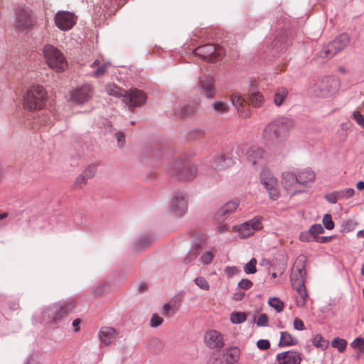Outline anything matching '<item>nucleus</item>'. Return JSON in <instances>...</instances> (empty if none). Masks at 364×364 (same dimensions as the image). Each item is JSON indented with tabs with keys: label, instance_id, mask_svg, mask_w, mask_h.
I'll return each instance as SVG.
<instances>
[{
	"label": "nucleus",
	"instance_id": "1",
	"mask_svg": "<svg viewBox=\"0 0 364 364\" xmlns=\"http://www.w3.org/2000/svg\"><path fill=\"white\" fill-rule=\"evenodd\" d=\"M305 262L306 257L304 255L298 256L292 267L290 277L291 286L298 294L296 304L301 307L306 305L309 296L304 286L306 277Z\"/></svg>",
	"mask_w": 364,
	"mask_h": 364
},
{
	"label": "nucleus",
	"instance_id": "2",
	"mask_svg": "<svg viewBox=\"0 0 364 364\" xmlns=\"http://www.w3.org/2000/svg\"><path fill=\"white\" fill-rule=\"evenodd\" d=\"M294 126V120L286 117H280L265 126L263 136L268 140H283Z\"/></svg>",
	"mask_w": 364,
	"mask_h": 364
},
{
	"label": "nucleus",
	"instance_id": "3",
	"mask_svg": "<svg viewBox=\"0 0 364 364\" xmlns=\"http://www.w3.org/2000/svg\"><path fill=\"white\" fill-rule=\"evenodd\" d=\"M340 80L333 76L319 78L309 89V92L316 97H328L336 94L340 89Z\"/></svg>",
	"mask_w": 364,
	"mask_h": 364
},
{
	"label": "nucleus",
	"instance_id": "4",
	"mask_svg": "<svg viewBox=\"0 0 364 364\" xmlns=\"http://www.w3.org/2000/svg\"><path fill=\"white\" fill-rule=\"evenodd\" d=\"M75 306V301L71 299L43 306L41 309L43 319L48 323H53L60 320L63 316L70 312Z\"/></svg>",
	"mask_w": 364,
	"mask_h": 364
},
{
	"label": "nucleus",
	"instance_id": "5",
	"mask_svg": "<svg viewBox=\"0 0 364 364\" xmlns=\"http://www.w3.org/2000/svg\"><path fill=\"white\" fill-rule=\"evenodd\" d=\"M46 98V92L43 86L33 85L29 88L23 96V107L25 109L32 111L43 107Z\"/></svg>",
	"mask_w": 364,
	"mask_h": 364
},
{
	"label": "nucleus",
	"instance_id": "6",
	"mask_svg": "<svg viewBox=\"0 0 364 364\" xmlns=\"http://www.w3.org/2000/svg\"><path fill=\"white\" fill-rule=\"evenodd\" d=\"M115 98L121 100L129 107H140L145 104L146 96L145 93L138 89L124 90L115 86Z\"/></svg>",
	"mask_w": 364,
	"mask_h": 364
},
{
	"label": "nucleus",
	"instance_id": "7",
	"mask_svg": "<svg viewBox=\"0 0 364 364\" xmlns=\"http://www.w3.org/2000/svg\"><path fill=\"white\" fill-rule=\"evenodd\" d=\"M43 55L48 65L58 72L65 70L68 63L63 53L51 45H46L43 48Z\"/></svg>",
	"mask_w": 364,
	"mask_h": 364
},
{
	"label": "nucleus",
	"instance_id": "8",
	"mask_svg": "<svg viewBox=\"0 0 364 364\" xmlns=\"http://www.w3.org/2000/svg\"><path fill=\"white\" fill-rule=\"evenodd\" d=\"M166 171L170 176H177L182 180L190 181L197 175L196 166L186 167L181 160H176L166 167Z\"/></svg>",
	"mask_w": 364,
	"mask_h": 364
},
{
	"label": "nucleus",
	"instance_id": "9",
	"mask_svg": "<svg viewBox=\"0 0 364 364\" xmlns=\"http://www.w3.org/2000/svg\"><path fill=\"white\" fill-rule=\"evenodd\" d=\"M36 27V22L28 8L18 7L15 12V28L18 33H27Z\"/></svg>",
	"mask_w": 364,
	"mask_h": 364
},
{
	"label": "nucleus",
	"instance_id": "10",
	"mask_svg": "<svg viewBox=\"0 0 364 364\" xmlns=\"http://www.w3.org/2000/svg\"><path fill=\"white\" fill-rule=\"evenodd\" d=\"M195 54L203 60L215 62L223 58L225 54V50L219 46L205 44L197 47L195 50Z\"/></svg>",
	"mask_w": 364,
	"mask_h": 364
},
{
	"label": "nucleus",
	"instance_id": "11",
	"mask_svg": "<svg viewBox=\"0 0 364 364\" xmlns=\"http://www.w3.org/2000/svg\"><path fill=\"white\" fill-rule=\"evenodd\" d=\"M349 43V36L346 33H342L323 47V50L321 51V55L323 58L330 59L336 53L343 50Z\"/></svg>",
	"mask_w": 364,
	"mask_h": 364
},
{
	"label": "nucleus",
	"instance_id": "12",
	"mask_svg": "<svg viewBox=\"0 0 364 364\" xmlns=\"http://www.w3.org/2000/svg\"><path fill=\"white\" fill-rule=\"evenodd\" d=\"M262 228V220L260 218L255 217L252 220L243 223L234 227V230L238 232L239 237L245 239L252 235L255 231Z\"/></svg>",
	"mask_w": 364,
	"mask_h": 364
},
{
	"label": "nucleus",
	"instance_id": "13",
	"mask_svg": "<svg viewBox=\"0 0 364 364\" xmlns=\"http://www.w3.org/2000/svg\"><path fill=\"white\" fill-rule=\"evenodd\" d=\"M282 183L291 196L304 192V188L299 187L297 174L294 171H284L282 175Z\"/></svg>",
	"mask_w": 364,
	"mask_h": 364
},
{
	"label": "nucleus",
	"instance_id": "14",
	"mask_svg": "<svg viewBox=\"0 0 364 364\" xmlns=\"http://www.w3.org/2000/svg\"><path fill=\"white\" fill-rule=\"evenodd\" d=\"M260 181L267 191L270 198L277 200L280 196L277 178L272 174L264 172L260 176Z\"/></svg>",
	"mask_w": 364,
	"mask_h": 364
},
{
	"label": "nucleus",
	"instance_id": "15",
	"mask_svg": "<svg viewBox=\"0 0 364 364\" xmlns=\"http://www.w3.org/2000/svg\"><path fill=\"white\" fill-rule=\"evenodd\" d=\"M76 18L73 13L64 11L57 12L55 17L56 26L61 31L70 30L75 24Z\"/></svg>",
	"mask_w": 364,
	"mask_h": 364
},
{
	"label": "nucleus",
	"instance_id": "16",
	"mask_svg": "<svg viewBox=\"0 0 364 364\" xmlns=\"http://www.w3.org/2000/svg\"><path fill=\"white\" fill-rule=\"evenodd\" d=\"M92 87L90 84H84L71 92V100L76 104H83L92 96Z\"/></svg>",
	"mask_w": 364,
	"mask_h": 364
},
{
	"label": "nucleus",
	"instance_id": "17",
	"mask_svg": "<svg viewBox=\"0 0 364 364\" xmlns=\"http://www.w3.org/2000/svg\"><path fill=\"white\" fill-rule=\"evenodd\" d=\"M188 204L185 197L177 194L173 197L169 208L170 213L178 217H182L187 211Z\"/></svg>",
	"mask_w": 364,
	"mask_h": 364
},
{
	"label": "nucleus",
	"instance_id": "18",
	"mask_svg": "<svg viewBox=\"0 0 364 364\" xmlns=\"http://www.w3.org/2000/svg\"><path fill=\"white\" fill-rule=\"evenodd\" d=\"M247 161L252 165H262L266 159L267 154L262 148L253 146L248 149L246 152Z\"/></svg>",
	"mask_w": 364,
	"mask_h": 364
},
{
	"label": "nucleus",
	"instance_id": "19",
	"mask_svg": "<svg viewBox=\"0 0 364 364\" xmlns=\"http://www.w3.org/2000/svg\"><path fill=\"white\" fill-rule=\"evenodd\" d=\"M205 343L210 348H221L224 346L223 335L215 330H210L205 333Z\"/></svg>",
	"mask_w": 364,
	"mask_h": 364
},
{
	"label": "nucleus",
	"instance_id": "20",
	"mask_svg": "<svg viewBox=\"0 0 364 364\" xmlns=\"http://www.w3.org/2000/svg\"><path fill=\"white\" fill-rule=\"evenodd\" d=\"M200 93L208 99L213 98L215 95L214 79L210 76H204L198 82Z\"/></svg>",
	"mask_w": 364,
	"mask_h": 364
},
{
	"label": "nucleus",
	"instance_id": "21",
	"mask_svg": "<svg viewBox=\"0 0 364 364\" xmlns=\"http://www.w3.org/2000/svg\"><path fill=\"white\" fill-rule=\"evenodd\" d=\"M234 160L230 153L222 154L212 163V166L215 170H223L234 164Z\"/></svg>",
	"mask_w": 364,
	"mask_h": 364
},
{
	"label": "nucleus",
	"instance_id": "22",
	"mask_svg": "<svg viewBox=\"0 0 364 364\" xmlns=\"http://www.w3.org/2000/svg\"><path fill=\"white\" fill-rule=\"evenodd\" d=\"M240 350L237 347H231L223 353V357L225 361H220V363H215L213 361L215 358V355L211 357L210 360V364H233L236 363L240 358Z\"/></svg>",
	"mask_w": 364,
	"mask_h": 364
},
{
	"label": "nucleus",
	"instance_id": "23",
	"mask_svg": "<svg viewBox=\"0 0 364 364\" xmlns=\"http://www.w3.org/2000/svg\"><path fill=\"white\" fill-rule=\"evenodd\" d=\"M296 173L297 174L299 187L304 188L305 192L309 183L314 181L315 174L311 169L308 168L301 171H296Z\"/></svg>",
	"mask_w": 364,
	"mask_h": 364
},
{
	"label": "nucleus",
	"instance_id": "24",
	"mask_svg": "<svg viewBox=\"0 0 364 364\" xmlns=\"http://www.w3.org/2000/svg\"><path fill=\"white\" fill-rule=\"evenodd\" d=\"M277 360H285L287 364H300L301 358L299 353L296 351L289 350L279 353L277 355Z\"/></svg>",
	"mask_w": 364,
	"mask_h": 364
},
{
	"label": "nucleus",
	"instance_id": "25",
	"mask_svg": "<svg viewBox=\"0 0 364 364\" xmlns=\"http://www.w3.org/2000/svg\"><path fill=\"white\" fill-rule=\"evenodd\" d=\"M98 335L102 344L109 345L114 340V328L106 326L102 327L100 330Z\"/></svg>",
	"mask_w": 364,
	"mask_h": 364
},
{
	"label": "nucleus",
	"instance_id": "26",
	"mask_svg": "<svg viewBox=\"0 0 364 364\" xmlns=\"http://www.w3.org/2000/svg\"><path fill=\"white\" fill-rule=\"evenodd\" d=\"M280 340L278 344L280 347L291 346L298 343L297 338L292 336L287 331H282L280 333Z\"/></svg>",
	"mask_w": 364,
	"mask_h": 364
},
{
	"label": "nucleus",
	"instance_id": "27",
	"mask_svg": "<svg viewBox=\"0 0 364 364\" xmlns=\"http://www.w3.org/2000/svg\"><path fill=\"white\" fill-rule=\"evenodd\" d=\"M238 208V203L232 200L225 203L218 211V216H225L235 212Z\"/></svg>",
	"mask_w": 364,
	"mask_h": 364
},
{
	"label": "nucleus",
	"instance_id": "28",
	"mask_svg": "<svg viewBox=\"0 0 364 364\" xmlns=\"http://www.w3.org/2000/svg\"><path fill=\"white\" fill-rule=\"evenodd\" d=\"M289 94L288 90L284 87H279L275 90L274 95V103L277 106H281Z\"/></svg>",
	"mask_w": 364,
	"mask_h": 364
},
{
	"label": "nucleus",
	"instance_id": "29",
	"mask_svg": "<svg viewBox=\"0 0 364 364\" xmlns=\"http://www.w3.org/2000/svg\"><path fill=\"white\" fill-rule=\"evenodd\" d=\"M202 247L203 245L200 243L196 244L192 246L187 255L184 258V262L186 264H188L196 259V257L200 255Z\"/></svg>",
	"mask_w": 364,
	"mask_h": 364
},
{
	"label": "nucleus",
	"instance_id": "30",
	"mask_svg": "<svg viewBox=\"0 0 364 364\" xmlns=\"http://www.w3.org/2000/svg\"><path fill=\"white\" fill-rule=\"evenodd\" d=\"M195 111L194 107L190 105H180L176 108L174 113L176 115L184 117L193 114Z\"/></svg>",
	"mask_w": 364,
	"mask_h": 364
},
{
	"label": "nucleus",
	"instance_id": "31",
	"mask_svg": "<svg viewBox=\"0 0 364 364\" xmlns=\"http://www.w3.org/2000/svg\"><path fill=\"white\" fill-rule=\"evenodd\" d=\"M147 347L150 351L156 353L162 350L163 343L159 338L154 337L149 341Z\"/></svg>",
	"mask_w": 364,
	"mask_h": 364
},
{
	"label": "nucleus",
	"instance_id": "32",
	"mask_svg": "<svg viewBox=\"0 0 364 364\" xmlns=\"http://www.w3.org/2000/svg\"><path fill=\"white\" fill-rule=\"evenodd\" d=\"M212 107L213 110L219 114H223L228 112L229 106L226 102L223 101H214L212 104Z\"/></svg>",
	"mask_w": 364,
	"mask_h": 364
},
{
	"label": "nucleus",
	"instance_id": "33",
	"mask_svg": "<svg viewBox=\"0 0 364 364\" xmlns=\"http://www.w3.org/2000/svg\"><path fill=\"white\" fill-rule=\"evenodd\" d=\"M152 242L153 240L148 236L140 237L136 240L135 242L136 249L141 250L143 248L150 245Z\"/></svg>",
	"mask_w": 364,
	"mask_h": 364
},
{
	"label": "nucleus",
	"instance_id": "34",
	"mask_svg": "<svg viewBox=\"0 0 364 364\" xmlns=\"http://www.w3.org/2000/svg\"><path fill=\"white\" fill-rule=\"evenodd\" d=\"M347 344H348V343H347L346 340H345L343 338H341L339 337H336V338H333V341H331L332 347L337 348L340 353H342L345 350V349L346 348Z\"/></svg>",
	"mask_w": 364,
	"mask_h": 364
},
{
	"label": "nucleus",
	"instance_id": "35",
	"mask_svg": "<svg viewBox=\"0 0 364 364\" xmlns=\"http://www.w3.org/2000/svg\"><path fill=\"white\" fill-rule=\"evenodd\" d=\"M269 305L275 309V311L278 313L283 311L284 304V302L282 301L279 298L277 297H272L270 298L268 301Z\"/></svg>",
	"mask_w": 364,
	"mask_h": 364
},
{
	"label": "nucleus",
	"instance_id": "36",
	"mask_svg": "<svg viewBox=\"0 0 364 364\" xmlns=\"http://www.w3.org/2000/svg\"><path fill=\"white\" fill-rule=\"evenodd\" d=\"M250 100L255 107H259L264 102V97L259 92H253L250 97Z\"/></svg>",
	"mask_w": 364,
	"mask_h": 364
},
{
	"label": "nucleus",
	"instance_id": "37",
	"mask_svg": "<svg viewBox=\"0 0 364 364\" xmlns=\"http://www.w3.org/2000/svg\"><path fill=\"white\" fill-rule=\"evenodd\" d=\"M247 314L245 312H232L230 314V321L234 324H239L246 320Z\"/></svg>",
	"mask_w": 364,
	"mask_h": 364
},
{
	"label": "nucleus",
	"instance_id": "38",
	"mask_svg": "<svg viewBox=\"0 0 364 364\" xmlns=\"http://www.w3.org/2000/svg\"><path fill=\"white\" fill-rule=\"evenodd\" d=\"M350 346L358 350L360 353H364V338L357 337L351 343Z\"/></svg>",
	"mask_w": 364,
	"mask_h": 364
},
{
	"label": "nucleus",
	"instance_id": "39",
	"mask_svg": "<svg viewBox=\"0 0 364 364\" xmlns=\"http://www.w3.org/2000/svg\"><path fill=\"white\" fill-rule=\"evenodd\" d=\"M239 115L242 118H248L251 116V109L245 102L236 108Z\"/></svg>",
	"mask_w": 364,
	"mask_h": 364
},
{
	"label": "nucleus",
	"instance_id": "40",
	"mask_svg": "<svg viewBox=\"0 0 364 364\" xmlns=\"http://www.w3.org/2000/svg\"><path fill=\"white\" fill-rule=\"evenodd\" d=\"M256 264L257 259L252 258L250 262L244 266V272L247 274L255 273L257 272Z\"/></svg>",
	"mask_w": 364,
	"mask_h": 364
},
{
	"label": "nucleus",
	"instance_id": "41",
	"mask_svg": "<svg viewBox=\"0 0 364 364\" xmlns=\"http://www.w3.org/2000/svg\"><path fill=\"white\" fill-rule=\"evenodd\" d=\"M312 344L317 348H324L326 346V341L321 334H316L312 338Z\"/></svg>",
	"mask_w": 364,
	"mask_h": 364
},
{
	"label": "nucleus",
	"instance_id": "42",
	"mask_svg": "<svg viewBox=\"0 0 364 364\" xmlns=\"http://www.w3.org/2000/svg\"><path fill=\"white\" fill-rule=\"evenodd\" d=\"M111 65L110 62L104 63L100 65L94 72L93 75L95 77H100L102 76L107 71V68Z\"/></svg>",
	"mask_w": 364,
	"mask_h": 364
},
{
	"label": "nucleus",
	"instance_id": "43",
	"mask_svg": "<svg viewBox=\"0 0 364 364\" xmlns=\"http://www.w3.org/2000/svg\"><path fill=\"white\" fill-rule=\"evenodd\" d=\"M164 318L159 316L157 314H153L150 318V326L151 328H156L162 324Z\"/></svg>",
	"mask_w": 364,
	"mask_h": 364
},
{
	"label": "nucleus",
	"instance_id": "44",
	"mask_svg": "<svg viewBox=\"0 0 364 364\" xmlns=\"http://www.w3.org/2000/svg\"><path fill=\"white\" fill-rule=\"evenodd\" d=\"M299 240L305 242H315V237L309 230L301 232L299 235Z\"/></svg>",
	"mask_w": 364,
	"mask_h": 364
},
{
	"label": "nucleus",
	"instance_id": "45",
	"mask_svg": "<svg viewBox=\"0 0 364 364\" xmlns=\"http://www.w3.org/2000/svg\"><path fill=\"white\" fill-rule=\"evenodd\" d=\"M325 198L328 203L331 204H336L338 200H341L340 198V194L338 191H333L326 195Z\"/></svg>",
	"mask_w": 364,
	"mask_h": 364
},
{
	"label": "nucleus",
	"instance_id": "46",
	"mask_svg": "<svg viewBox=\"0 0 364 364\" xmlns=\"http://www.w3.org/2000/svg\"><path fill=\"white\" fill-rule=\"evenodd\" d=\"M195 284L203 290H208L210 286L207 280L203 277H198L195 279Z\"/></svg>",
	"mask_w": 364,
	"mask_h": 364
},
{
	"label": "nucleus",
	"instance_id": "47",
	"mask_svg": "<svg viewBox=\"0 0 364 364\" xmlns=\"http://www.w3.org/2000/svg\"><path fill=\"white\" fill-rule=\"evenodd\" d=\"M353 118L356 123L362 128H364V114H362L358 110H355L352 113Z\"/></svg>",
	"mask_w": 364,
	"mask_h": 364
},
{
	"label": "nucleus",
	"instance_id": "48",
	"mask_svg": "<svg viewBox=\"0 0 364 364\" xmlns=\"http://www.w3.org/2000/svg\"><path fill=\"white\" fill-rule=\"evenodd\" d=\"M341 199H346L353 196L355 194V190L351 188H345L338 191Z\"/></svg>",
	"mask_w": 364,
	"mask_h": 364
},
{
	"label": "nucleus",
	"instance_id": "49",
	"mask_svg": "<svg viewBox=\"0 0 364 364\" xmlns=\"http://www.w3.org/2000/svg\"><path fill=\"white\" fill-rule=\"evenodd\" d=\"M323 224L327 230H332L334 228V223L332 220L331 215L325 214L323 218Z\"/></svg>",
	"mask_w": 364,
	"mask_h": 364
},
{
	"label": "nucleus",
	"instance_id": "50",
	"mask_svg": "<svg viewBox=\"0 0 364 364\" xmlns=\"http://www.w3.org/2000/svg\"><path fill=\"white\" fill-rule=\"evenodd\" d=\"M213 257V251H208L201 256L200 261L203 264H208L212 262Z\"/></svg>",
	"mask_w": 364,
	"mask_h": 364
},
{
	"label": "nucleus",
	"instance_id": "51",
	"mask_svg": "<svg viewBox=\"0 0 364 364\" xmlns=\"http://www.w3.org/2000/svg\"><path fill=\"white\" fill-rule=\"evenodd\" d=\"M310 232L314 236L315 239L318 237L319 234L323 232V228L320 224H314L311 226L309 228Z\"/></svg>",
	"mask_w": 364,
	"mask_h": 364
},
{
	"label": "nucleus",
	"instance_id": "52",
	"mask_svg": "<svg viewBox=\"0 0 364 364\" xmlns=\"http://www.w3.org/2000/svg\"><path fill=\"white\" fill-rule=\"evenodd\" d=\"M269 318L266 314H262L259 315L256 323L259 327H265L268 326Z\"/></svg>",
	"mask_w": 364,
	"mask_h": 364
},
{
	"label": "nucleus",
	"instance_id": "53",
	"mask_svg": "<svg viewBox=\"0 0 364 364\" xmlns=\"http://www.w3.org/2000/svg\"><path fill=\"white\" fill-rule=\"evenodd\" d=\"M115 136L117 139V146L119 148L122 149L126 144L125 134L123 132H119L115 134Z\"/></svg>",
	"mask_w": 364,
	"mask_h": 364
},
{
	"label": "nucleus",
	"instance_id": "54",
	"mask_svg": "<svg viewBox=\"0 0 364 364\" xmlns=\"http://www.w3.org/2000/svg\"><path fill=\"white\" fill-rule=\"evenodd\" d=\"M237 286L240 289L247 290L252 288L253 283L248 279H242L238 283Z\"/></svg>",
	"mask_w": 364,
	"mask_h": 364
},
{
	"label": "nucleus",
	"instance_id": "55",
	"mask_svg": "<svg viewBox=\"0 0 364 364\" xmlns=\"http://www.w3.org/2000/svg\"><path fill=\"white\" fill-rule=\"evenodd\" d=\"M231 101H232V105L235 108L238 107L240 105H241L245 102V100L242 99V96L239 94H234L232 96Z\"/></svg>",
	"mask_w": 364,
	"mask_h": 364
},
{
	"label": "nucleus",
	"instance_id": "56",
	"mask_svg": "<svg viewBox=\"0 0 364 364\" xmlns=\"http://www.w3.org/2000/svg\"><path fill=\"white\" fill-rule=\"evenodd\" d=\"M95 166L94 165H90L85 169L82 173L86 176V178L90 179L95 176Z\"/></svg>",
	"mask_w": 364,
	"mask_h": 364
},
{
	"label": "nucleus",
	"instance_id": "57",
	"mask_svg": "<svg viewBox=\"0 0 364 364\" xmlns=\"http://www.w3.org/2000/svg\"><path fill=\"white\" fill-rule=\"evenodd\" d=\"M257 346L259 350H267L270 347V343L267 339H260L257 342Z\"/></svg>",
	"mask_w": 364,
	"mask_h": 364
},
{
	"label": "nucleus",
	"instance_id": "58",
	"mask_svg": "<svg viewBox=\"0 0 364 364\" xmlns=\"http://www.w3.org/2000/svg\"><path fill=\"white\" fill-rule=\"evenodd\" d=\"M175 314V311L172 309L168 303H165L163 307V314L166 316H171Z\"/></svg>",
	"mask_w": 364,
	"mask_h": 364
},
{
	"label": "nucleus",
	"instance_id": "59",
	"mask_svg": "<svg viewBox=\"0 0 364 364\" xmlns=\"http://www.w3.org/2000/svg\"><path fill=\"white\" fill-rule=\"evenodd\" d=\"M293 325L294 328L297 331H303L305 328L304 322L299 318H296L294 320Z\"/></svg>",
	"mask_w": 364,
	"mask_h": 364
},
{
	"label": "nucleus",
	"instance_id": "60",
	"mask_svg": "<svg viewBox=\"0 0 364 364\" xmlns=\"http://www.w3.org/2000/svg\"><path fill=\"white\" fill-rule=\"evenodd\" d=\"M225 272L229 276L232 277L240 272V270L235 266L227 267L225 269Z\"/></svg>",
	"mask_w": 364,
	"mask_h": 364
},
{
	"label": "nucleus",
	"instance_id": "61",
	"mask_svg": "<svg viewBox=\"0 0 364 364\" xmlns=\"http://www.w3.org/2000/svg\"><path fill=\"white\" fill-rule=\"evenodd\" d=\"M88 178L82 173L76 178V183L78 185L85 184Z\"/></svg>",
	"mask_w": 364,
	"mask_h": 364
},
{
	"label": "nucleus",
	"instance_id": "62",
	"mask_svg": "<svg viewBox=\"0 0 364 364\" xmlns=\"http://www.w3.org/2000/svg\"><path fill=\"white\" fill-rule=\"evenodd\" d=\"M333 237H327V236H318L316 239H315V242H318V243H326L328 242H329L330 240H331Z\"/></svg>",
	"mask_w": 364,
	"mask_h": 364
},
{
	"label": "nucleus",
	"instance_id": "63",
	"mask_svg": "<svg viewBox=\"0 0 364 364\" xmlns=\"http://www.w3.org/2000/svg\"><path fill=\"white\" fill-rule=\"evenodd\" d=\"M80 323V319L76 318V319L73 320L72 325H73V327L74 328V331L75 332H78L79 331Z\"/></svg>",
	"mask_w": 364,
	"mask_h": 364
},
{
	"label": "nucleus",
	"instance_id": "64",
	"mask_svg": "<svg viewBox=\"0 0 364 364\" xmlns=\"http://www.w3.org/2000/svg\"><path fill=\"white\" fill-rule=\"evenodd\" d=\"M19 308V304L17 301H13L9 304V309L12 311L17 310Z\"/></svg>",
	"mask_w": 364,
	"mask_h": 364
}]
</instances>
